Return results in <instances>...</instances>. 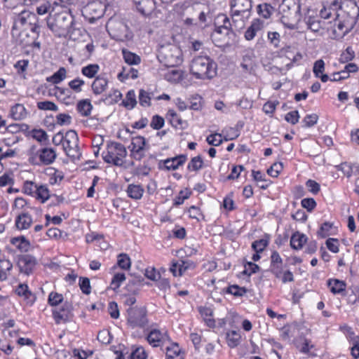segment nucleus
Returning <instances> with one entry per match:
<instances>
[{
    "label": "nucleus",
    "mask_w": 359,
    "mask_h": 359,
    "mask_svg": "<svg viewBox=\"0 0 359 359\" xmlns=\"http://www.w3.org/2000/svg\"><path fill=\"white\" fill-rule=\"evenodd\" d=\"M251 0H232L231 1V16L236 29H241L245 27L252 13Z\"/></svg>",
    "instance_id": "1"
},
{
    "label": "nucleus",
    "mask_w": 359,
    "mask_h": 359,
    "mask_svg": "<svg viewBox=\"0 0 359 359\" xmlns=\"http://www.w3.org/2000/svg\"><path fill=\"white\" fill-rule=\"evenodd\" d=\"M217 65L207 56H198L191 64V73L198 79H210L217 74Z\"/></svg>",
    "instance_id": "2"
},
{
    "label": "nucleus",
    "mask_w": 359,
    "mask_h": 359,
    "mask_svg": "<svg viewBox=\"0 0 359 359\" xmlns=\"http://www.w3.org/2000/svg\"><path fill=\"white\" fill-rule=\"evenodd\" d=\"M73 24V17L66 12L57 13L47 20L48 28L59 36L71 35Z\"/></svg>",
    "instance_id": "3"
},
{
    "label": "nucleus",
    "mask_w": 359,
    "mask_h": 359,
    "mask_svg": "<svg viewBox=\"0 0 359 359\" xmlns=\"http://www.w3.org/2000/svg\"><path fill=\"white\" fill-rule=\"evenodd\" d=\"M357 15H351L348 12L338 14L335 19L333 34L335 39H341L348 34L357 22Z\"/></svg>",
    "instance_id": "4"
},
{
    "label": "nucleus",
    "mask_w": 359,
    "mask_h": 359,
    "mask_svg": "<svg viewBox=\"0 0 359 359\" xmlns=\"http://www.w3.org/2000/svg\"><path fill=\"white\" fill-rule=\"evenodd\" d=\"M102 156L106 163L122 166L127 156V150L121 143L110 142L107 144V151H104Z\"/></svg>",
    "instance_id": "5"
},
{
    "label": "nucleus",
    "mask_w": 359,
    "mask_h": 359,
    "mask_svg": "<svg viewBox=\"0 0 359 359\" xmlns=\"http://www.w3.org/2000/svg\"><path fill=\"white\" fill-rule=\"evenodd\" d=\"M106 28L111 37L115 40L123 41L132 37L128 25L122 20L110 18Z\"/></svg>",
    "instance_id": "6"
},
{
    "label": "nucleus",
    "mask_w": 359,
    "mask_h": 359,
    "mask_svg": "<svg viewBox=\"0 0 359 359\" xmlns=\"http://www.w3.org/2000/svg\"><path fill=\"white\" fill-rule=\"evenodd\" d=\"M128 324L133 328L144 327L147 323V311L144 307H130L127 309Z\"/></svg>",
    "instance_id": "7"
},
{
    "label": "nucleus",
    "mask_w": 359,
    "mask_h": 359,
    "mask_svg": "<svg viewBox=\"0 0 359 359\" xmlns=\"http://www.w3.org/2000/svg\"><path fill=\"white\" fill-rule=\"evenodd\" d=\"M36 20V15L27 10L21 11L20 13H14L13 25L11 29L12 35L18 34L22 27L27 25H32L34 22Z\"/></svg>",
    "instance_id": "8"
},
{
    "label": "nucleus",
    "mask_w": 359,
    "mask_h": 359,
    "mask_svg": "<svg viewBox=\"0 0 359 359\" xmlns=\"http://www.w3.org/2000/svg\"><path fill=\"white\" fill-rule=\"evenodd\" d=\"M79 137L75 130H70L66 133L63 149L71 158H79L80 156L78 147Z\"/></svg>",
    "instance_id": "9"
},
{
    "label": "nucleus",
    "mask_w": 359,
    "mask_h": 359,
    "mask_svg": "<svg viewBox=\"0 0 359 359\" xmlns=\"http://www.w3.org/2000/svg\"><path fill=\"white\" fill-rule=\"evenodd\" d=\"M232 25L233 26L229 19L226 16H224L223 25L215 27V32L211 37L216 38L217 34H223L224 40L226 41V43H229L230 41H233L236 39V34L231 27Z\"/></svg>",
    "instance_id": "10"
},
{
    "label": "nucleus",
    "mask_w": 359,
    "mask_h": 359,
    "mask_svg": "<svg viewBox=\"0 0 359 359\" xmlns=\"http://www.w3.org/2000/svg\"><path fill=\"white\" fill-rule=\"evenodd\" d=\"M37 264L36 258L31 255H22L18 257L17 264L20 272L27 276L31 274Z\"/></svg>",
    "instance_id": "11"
},
{
    "label": "nucleus",
    "mask_w": 359,
    "mask_h": 359,
    "mask_svg": "<svg viewBox=\"0 0 359 359\" xmlns=\"http://www.w3.org/2000/svg\"><path fill=\"white\" fill-rule=\"evenodd\" d=\"M72 306L68 302H65L59 310L55 309L53 311V316L56 324L62 323H67L73 317L72 313Z\"/></svg>",
    "instance_id": "12"
},
{
    "label": "nucleus",
    "mask_w": 359,
    "mask_h": 359,
    "mask_svg": "<svg viewBox=\"0 0 359 359\" xmlns=\"http://www.w3.org/2000/svg\"><path fill=\"white\" fill-rule=\"evenodd\" d=\"M187 161V156L184 154L178 155L172 158H168L159 163V168H161L162 164L167 170H175L180 166L182 165Z\"/></svg>",
    "instance_id": "13"
},
{
    "label": "nucleus",
    "mask_w": 359,
    "mask_h": 359,
    "mask_svg": "<svg viewBox=\"0 0 359 359\" xmlns=\"http://www.w3.org/2000/svg\"><path fill=\"white\" fill-rule=\"evenodd\" d=\"M137 11L144 15H149L155 8L154 0H133Z\"/></svg>",
    "instance_id": "14"
},
{
    "label": "nucleus",
    "mask_w": 359,
    "mask_h": 359,
    "mask_svg": "<svg viewBox=\"0 0 359 359\" xmlns=\"http://www.w3.org/2000/svg\"><path fill=\"white\" fill-rule=\"evenodd\" d=\"M56 153L53 149L43 148L39 151L40 161L45 165L51 164L56 158Z\"/></svg>",
    "instance_id": "15"
},
{
    "label": "nucleus",
    "mask_w": 359,
    "mask_h": 359,
    "mask_svg": "<svg viewBox=\"0 0 359 359\" xmlns=\"http://www.w3.org/2000/svg\"><path fill=\"white\" fill-rule=\"evenodd\" d=\"M307 237L299 231L294 233L290 238V246L294 250H300L307 241Z\"/></svg>",
    "instance_id": "16"
},
{
    "label": "nucleus",
    "mask_w": 359,
    "mask_h": 359,
    "mask_svg": "<svg viewBox=\"0 0 359 359\" xmlns=\"http://www.w3.org/2000/svg\"><path fill=\"white\" fill-rule=\"evenodd\" d=\"M164 338V334L162 333L159 330L153 329L151 330L147 339L150 345L153 347H158L161 346V343Z\"/></svg>",
    "instance_id": "17"
},
{
    "label": "nucleus",
    "mask_w": 359,
    "mask_h": 359,
    "mask_svg": "<svg viewBox=\"0 0 359 359\" xmlns=\"http://www.w3.org/2000/svg\"><path fill=\"white\" fill-rule=\"evenodd\" d=\"M32 223V217L28 213H22L19 215L15 220V226L18 229H27Z\"/></svg>",
    "instance_id": "18"
},
{
    "label": "nucleus",
    "mask_w": 359,
    "mask_h": 359,
    "mask_svg": "<svg viewBox=\"0 0 359 359\" xmlns=\"http://www.w3.org/2000/svg\"><path fill=\"white\" fill-rule=\"evenodd\" d=\"M27 110L21 104H15L11 109L10 115L15 121H20L26 118Z\"/></svg>",
    "instance_id": "19"
},
{
    "label": "nucleus",
    "mask_w": 359,
    "mask_h": 359,
    "mask_svg": "<svg viewBox=\"0 0 359 359\" xmlns=\"http://www.w3.org/2000/svg\"><path fill=\"white\" fill-rule=\"evenodd\" d=\"M11 243L22 252H28L30 248V242L23 236L12 238Z\"/></svg>",
    "instance_id": "20"
},
{
    "label": "nucleus",
    "mask_w": 359,
    "mask_h": 359,
    "mask_svg": "<svg viewBox=\"0 0 359 359\" xmlns=\"http://www.w3.org/2000/svg\"><path fill=\"white\" fill-rule=\"evenodd\" d=\"M108 81L103 76H97L92 83V89L95 94L99 95L104 92L107 86Z\"/></svg>",
    "instance_id": "21"
},
{
    "label": "nucleus",
    "mask_w": 359,
    "mask_h": 359,
    "mask_svg": "<svg viewBox=\"0 0 359 359\" xmlns=\"http://www.w3.org/2000/svg\"><path fill=\"white\" fill-rule=\"evenodd\" d=\"M137 70L134 69L133 67H131L130 65H128L126 67H123L122 71L118 74V78L121 81L129 78L135 79H137Z\"/></svg>",
    "instance_id": "22"
},
{
    "label": "nucleus",
    "mask_w": 359,
    "mask_h": 359,
    "mask_svg": "<svg viewBox=\"0 0 359 359\" xmlns=\"http://www.w3.org/2000/svg\"><path fill=\"white\" fill-rule=\"evenodd\" d=\"M274 11V8L267 3L260 4L257 6L258 15L264 19H269Z\"/></svg>",
    "instance_id": "23"
},
{
    "label": "nucleus",
    "mask_w": 359,
    "mask_h": 359,
    "mask_svg": "<svg viewBox=\"0 0 359 359\" xmlns=\"http://www.w3.org/2000/svg\"><path fill=\"white\" fill-rule=\"evenodd\" d=\"M76 109L81 116H88L91 113L93 106L89 100H82L78 102Z\"/></svg>",
    "instance_id": "24"
},
{
    "label": "nucleus",
    "mask_w": 359,
    "mask_h": 359,
    "mask_svg": "<svg viewBox=\"0 0 359 359\" xmlns=\"http://www.w3.org/2000/svg\"><path fill=\"white\" fill-rule=\"evenodd\" d=\"M327 285L330 288V291L334 294H340L343 292L346 288L345 283L338 279L329 280Z\"/></svg>",
    "instance_id": "25"
},
{
    "label": "nucleus",
    "mask_w": 359,
    "mask_h": 359,
    "mask_svg": "<svg viewBox=\"0 0 359 359\" xmlns=\"http://www.w3.org/2000/svg\"><path fill=\"white\" fill-rule=\"evenodd\" d=\"M123 59L128 65H138L140 63L141 59L137 55L123 49L122 50Z\"/></svg>",
    "instance_id": "26"
},
{
    "label": "nucleus",
    "mask_w": 359,
    "mask_h": 359,
    "mask_svg": "<svg viewBox=\"0 0 359 359\" xmlns=\"http://www.w3.org/2000/svg\"><path fill=\"white\" fill-rule=\"evenodd\" d=\"M127 192L129 197L134 199H140L142 196L144 189L140 185L130 184Z\"/></svg>",
    "instance_id": "27"
},
{
    "label": "nucleus",
    "mask_w": 359,
    "mask_h": 359,
    "mask_svg": "<svg viewBox=\"0 0 359 359\" xmlns=\"http://www.w3.org/2000/svg\"><path fill=\"white\" fill-rule=\"evenodd\" d=\"M66 69L64 67H60L51 76L48 77L46 80L54 84L59 83L66 78Z\"/></svg>",
    "instance_id": "28"
},
{
    "label": "nucleus",
    "mask_w": 359,
    "mask_h": 359,
    "mask_svg": "<svg viewBox=\"0 0 359 359\" xmlns=\"http://www.w3.org/2000/svg\"><path fill=\"white\" fill-rule=\"evenodd\" d=\"M226 340L229 347L235 348L240 343L241 335L238 332L232 330L226 333Z\"/></svg>",
    "instance_id": "29"
},
{
    "label": "nucleus",
    "mask_w": 359,
    "mask_h": 359,
    "mask_svg": "<svg viewBox=\"0 0 359 359\" xmlns=\"http://www.w3.org/2000/svg\"><path fill=\"white\" fill-rule=\"evenodd\" d=\"M307 28L313 32H318L321 29L320 20L315 17H308L305 18Z\"/></svg>",
    "instance_id": "30"
},
{
    "label": "nucleus",
    "mask_w": 359,
    "mask_h": 359,
    "mask_svg": "<svg viewBox=\"0 0 359 359\" xmlns=\"http://www.w3.org/2000/svg\"><path fill=\"white\" fill-rule=\"evenodd\" d=\"M56 5H57V4L55 1L53 4H51L50 1H45L37 7V13L39 15L49 13L50 15L54 11V6Z\"/></svg>",
    "instance_id": "31"
},
{
    "label": "nucleus",
    "mask_w": 359,
    "mask_h": 359,
    "mask_svg": "<svg viewBox=\"0 0 359 359\" xmlns=\"http://www.w3.org/2000/svg\"><path fill=\"white\" fill-rule=\"evenodd\" d=\"M203 166V161L201 156L192 158L188 163L187 169L191 171H198Z\"/></svg>",
    "instance_id": "32"
},
{
    "label": "nucleus",
    "mask_w": 359,
    "mask_h": 359,
    "mask_svg": "<svg viewBox=\"0 0 359 359\" xmlns=\"http://www.w3.org/2000/svg\"><path fill=\"white\" fill-rule=\"evenodd\" d=\"M124 107L128 109H133L137 104L135 93L133 90H129L126 96V100L123 101Z\"/></svg>",
    "instance_id": "33"
},
{
    "label": "nucleus",
    "mask_w": 359,
    "mask_h": 359,
    "mask_svg": "<svg viewBox=\"0 0 359 359\" xmlns=\"http://www.w3.org/2000/svg\"><path fill=\"white\" fill-rule=\"evenodd\" d=\"M146 145V140L142 136H137L132 138L129 149H144Z\"/></svg>",
    "instance_id": "34"
},
{
    "label": "nucleus",
    "mask_w": 359,
    "mask_h": 359,
    "mask_svg": "<svg viewBox=\"0 0 359 359\" xmlns=\"http://www.w3.org/2000/svg\"><path fill=\"white\" fill-rule=\"evenodd\" d=\"M117 264L122 269H129L131 266V261L129 256L125 253H121L118 255Z\"/></svg>",
    "instance_id": "35"
},
{
    "label": "nucleus",
    "mask_w": 359,
    "mask_h": 359,
    "mask_svg": "<svg viewBox=\"0 0 359 359\" xmlns=\"http://www.w3.org/2000/svg\"><path fill=\"white\" fill-rule=\"evenodd\" d=\"M226 291L235 297H243L247 292V289L244 287L233 285L228 287Z\"/></svg>",
    "instance_id": "36"
},
{
    "label": "nucleus",
    "mask_w": 359,
    "mask_h": 359,
    "mask_svg": "<svg viewBox=\"0 0 359 359\" xmlns=\"http://www.w3.org/2000/svg\"><path fill=\"white\" fill-rule=\"evenodd\" d=\"M15 292L18 296L24 297L25 299H29L32 295V292L29 290L27 284L20 283L15 289Z\"/></svg>",
    "instance_id": "37"
},
{
    "label": "nucleus",
    "mask_w": 359,
    "mask_h": 359,
    "mask_svg": "<svg viewBox=\"0 0 359 359\" xmlns=\"http://www.w3.org/2000/svg\"><path fill=\"white\" fill-rule=\"evenodd\" d=\"M35 188L36 189L37 197L38 198L41 199L42 203H44L50 198L49 191L46 186L41 185L39 187H36V185Z\"/></svg>",
    "instance_id": "38"
},
{
    "label": "nucleus",
    "mask_w": 359,
    "mask_h": 359,
    "mask_svg": "<svg viewBox=\"0 0 359 359\" xmlns=\"http://www.w3.org/2000/svg\"><path fill=\"white\" fill-rule=\"evenodd\" d=\"M99 70L97 65H89L82 68L81 72L88 78H93Z\"/></svg>",
    "instance_id": "39"
},
{
    "label": "nucleus",
    "mask_w": 359,
    "mask_h": 359,
    "mask_svg": "<svg viewBox=\"0 0 359 359\" xmlns=\"http://www.w3.org/2000/svg\"><path fill=\"white\" fill-rule=\"evenodd\" d=\"M355 57V53L351 47H347L345 51H344L339 57V62L341 63H346L352 60Z\"/></svg>",
    "instance_id": "40"
},
{
    "label": "nucleus",
    "mask_w": 359,
    "mask_h": 359,
    "mask_svg": "<svg viewBox=\"0 0 359 359\" xmlns=\"http://www.w3.org/2000/svg\"><path fill=\"white\" fill-rule=\"evenodd\" d=\"M37 107L40 110H50L56 111L58 110L57 106L51 101H43L37 102Z\"/></svg>",
    "instance_id": "41"
},
{
    "label": "nucleus",
    "mask_w": 359,
    "mask_h": 359,
    "mask_svg": "<svg viewBox=\"0 0 359 359\" xmlns=\"http://www.w3.org/2000/svg\"><path fill=\"white\" fill-rule=\"evenodd\" d=\"M32 133L33 138L41 143L48 140V136L46 132L42 129H33Z\"/></svg>",
    "instance_id": "42"
},
{
    "label": "nucleus",
    "mask_w": 359,
    "mask_h": 359,
    "mask_svg": "<svg viewBox=\"0 0 359 359\" xmlns=\"http://www.w3.org/2000/svg\"><path fill=\"white\" fill-rule=\"evenodd\" d=\"M283 166L281 162L274 163L268 170L267 174L273 177H277L283 170Z\"/></svg>",
    "instance_id": "43"
},
{
    "label": "nucleus",
    "mask_w": 359,
    "mask_h": 359,
    "mask_svg": "<svg viewBox=\"0 0 359 359\" xmlns=\"http://www.w3.org/2000/svg\"><path fill=\"white\" fill-rule=\"evenodd\" d=\"M139 102L143 107H149L151 105V97L149 93L141 89L139 93Z\"/></svg>",
    "instance_id": "44"
},
{
    "label": "nucleus",
    "mask_w": 359,
    "mask_h": 359,
    "mask_svg": "<svg viewBox=\"0 0 359 359\" xmlns=\"http://www.w3.org/2000/svg\"><path fill=\"white\" fill-rule=\"evenodd\" d=\"M269 241L267 239H259L252 243V248L256 252L259 253L265 249Z\"/></svg>",
    "instance_id": "45"
},
{
    "label": "nucleus",
    "mask_w": 359,
    "mask_h": 359,
    "mask_svg": "<svg viewBox=\"0 0 359 359\" xmlns=\"http://www.w3.org/2000/svg\"><path fill=\"white\" fill-rule=\"evenodd\" d=\"M191 191L189 189L182 190L179 193V196L175 197L174 200V205L177 206L182 204L185 199L189 198Z\"/></svg>",
    "instance_id": "46"
},
{
    "label": "nucleus",
    "mask_w": 359,
    "mask_h": 359,
    "mask_svg": "<svg viewBox=\"0 0 359 359\" xmlns=\"http://www.w3.org/2000/svg\"><path fill=\"white\" fill-rule=\"evenodd\" d=\"M79 287L83 293L89 294L91 292L90 279L86 277H81L79 279Z\"/></svg>",
    "instance_id": "47"
},
{
    "label": "nucleus",
    "mask_w": 359,
    "mask_h": 359,
    "mask_svg": "<svg viewBox=\"0 0 359 359\" xmlns=\"http://www.w3.org/2000/svg\"><path fill=\"white\" fill-rule=\"evenodd\" d=\"M63 301V296L57 292H52L48 296V303L51 306H57Z\"/></svg>",
    "instance_id": "48"
},
{
    "label": "nucleus",
    "mask_w": 359,
    "mask_h": 359,
    "mask_svg": "<svg viewBox=\"0 0 359 359\" xmlns=\"http://www.w3.org/2000/svg\"><path fill=\"white\" fill-rule=\"evenodd\" d=\"M97 340L103 344H109L111 340V336L109 331L107 330L100 331L97 334Z\"/></svg>",
    "instance_id": "49"
},
{
    "label": "nucleus",
    "mask_w": 359,
    "mask_h": 359,
    "mask_svg": "<svg viewBox=\"0 0 359 359\" xmlns=\"http://www.w3.org/2000/svg\"><path fill=\"white\" fill-rule=\"evenodd\" d=\"M180 353V348L177 344H172L170 347L166 348V359H174Z\"/></svg>",
    "instance_id": "50"
},
{
    "label": "nucleus",
    "mask_w": 359,
    "mask_h": 359,
    "mask_svg": "<svg viewBox=\"0 0 359 359\" xmlns=\"http://www.w3.org/2000/svg\"><path fill=\"white\" fill-rule=\"evenodd\" d=\"M325 71V62L320 59L316 60L313 64V72L316 77H319L320 74Z\"/></svg>",
    "instance_id": "51"
},
{
    "label": "nucleus",
    "mask_w": 359,
    "mask_h": 359,
    "mask_svg": "<svg viewBox=\"0 0 359 359\" xmlns=\"http://www.w3.org/2000/svg\"><path fill=\"white\" fill-rule=\"evenodd\" d=\"M164 118L158 115L152 117L150 126L154 130H159L164 126Z\"/></svg>",
    "instance_id": "52"
},
{
    "label": "nucleus",
    "mask_w": 359,
    "mask_h": 359,
    "mask_svg": "<svg viewBox=\"0 0 359 359\" xmlns=\"http://www.w3.org/2000/svg\"><path fill=\"white\" fill-rule=\"evenodd\" d=\"M144 276L153 281H157L161 278L160 272L156 271L155 268H147L145 270Z\"/></svg>",
    "instance_id": "53"
},
{
    "label": "nucleus",
    "mask_w": 359,
    "mask_h": 359,
    "mask_svg": "<svg viewBox=\"0 0 359 359\" xmlns=\"http://www.w3.org/2000/svg\"><path fill=\"white\" fill-rule=\"evenodd\" d=\"M122 97V94L118 90H114L111 93H109L104 99L105 102L111 104L117 102Z\"/></svg>",
    "instance_id": "54"
},
{
    "label": "nucleus",
    "mask_w": 359,
    "mask_h": 359,
    "mask_svg": "<svg viewBox=\"0 0 359 359\" xmlns=\"http://www.w3.org/2000/svg\"><path fill=\"white\" fill-rule=\"evenodd\" d=\"M206 141L210 145L217 147L222 143V140L221 139V135L218 133H215L214 135H210L207 137Z\"/></svg>",
    "instance_id": "55"
},
{
    "label": "nucleus",
    "mask_w": 359,
    "mask_h": 359,
    "mask_svg": "<svg viewBox=\"0 0 359 359\" xmlns=\"http://www.w3.org/2000/svg\"><path fill=\"white\" fill-rule=\"evenodd\" d=\"M125 280L126 276L123 273H117L114 276L111 285L114 286V289L118 288Z\"/></svg>",
    "instance_id": "56"
},
{
    "label": "nucleus",
    "mask_w": 359,
    "mask_h": 359,
    "mask_svg": "<svg viewBox=\"0 0 359 359\" xmlns=\"http://www.w3.org/2000/svg\"><path fill=\"white\" fill-rule=\"evenodd\" d=\"M302 206L309 212H311L316 206V201L312 198H306L302 200Z\"/></svg>",
    "instance_id": "57"
},
{
    "label": "nucleus",
    "mask_w": 359,
    "mask_h": 359,
    "mask_svg": "<svg viewBox=\"0 0 359 359\" xmlns=\"http://www.w3.org/2000/svg\"><path fill=\"white\" fill-rule=\"evenodd\" d=\"M318 119V116L316 114H309L305 116L303 120L305 127H311L314 126Z\"/></svg>",
    "instance_id": "58"
},
{
    "label": "nucleus",
    "mask_w": 359,
    "mask_h": 359,
    "mask_svg": "<svg viewBox=\"0 0 359 359\" xmlns=\"http://www.w3.org/2000/svg\"><path fill=\"white\" fill-rule=\"evenodd\" d=\"M245 269L243 271V273L248 274V276L258 272L260 269L257 264L251 262H248L247 265L245 266Z\"/></svg>",
    "instance_id": "59"
},
{
    "label": "nucleus",
    "mask_w": 359,
    "mask_h": 359,
    "mask_svg": "<svg viewBox=\"0 0 359 359\" xmlns=\"http://www.w3.org/2000/svg\"><path fill=\"white\" fill-rule=\"evenodd\" d=\"M299 115L298 111H290L285 116V121L292 123V125L296 124L299 121Z\"/></svg>",
    "instance_id": "60"
},
{
    "label": "nucleus",
    "mask_w": 359,
    "mask_h": 359,
    "mask_svg": "<svg viewBox=\"0 0 359 359\" xmlns=\"http://www.w3.org/2000/svg\"><path fill=\"white\" fill-rule=\"evenodd\" d=\"M84 84V81L80 79H75L69 83L71 89L76 93L81 91V86Z\"/></svg>",
    "instance_id": "61"
},
{
    "label": "nucleus",
    "mask_w": 359,
    "mask_h": 359,
    "mask_svg": "<svg viewBox=\"0 0 359 359\" xmlns=\"http://www.w3.org/2000/svg\"><path fill=\"white\" fill-rule=\"evenodd\" d=\"M327 248L332 252H339L338 240L337 238H330L326 241Z\"/></svg>",
    "instance_id": "62"
},
{
    "label": "nucleus",
    "mask_w": 359,
    "mask_h": 359,
    "mask_svg": "<svg viewBox=\"0 0 359 359\" xmlns=\"http://www.w3.org/2000/svg\"><path fill=\"white\" fill-rule=\"evenodd\" d=\"M57 123L60 126L69 125L71 123L72 117L69 114H59L56 116Z\"/></svg>",
    "instance_id": "63"
},
{
    "label": "nucleus",
    "mask_w": 359,
    "mask_h": 359,
    "mask_svg": "<svg viewBox=\"0 0 359 359\" xmlns=\"http://www.w3.org/2000/svg\"><path fill=\"white\" fill-rule=\"evenodd\" d=\"M131 359H147V353L142 347L137 348L130 355Z\"/></svg>",
    "instance_id": "64"
}]
</instances>
